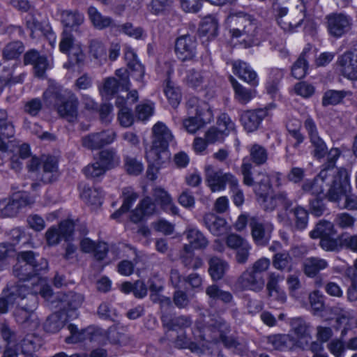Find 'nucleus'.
Instances as JSON below:
<instances>
[{
    "mask_svg": "<svg viewBox=\"0 0 357 357\" xmlns=\"http://www.w3.org/2000/svg\"><path fill=\"white\" fill-rule=\"evenodd\" d=\"M24 51V47L21 41L16 40L7 44L3 50V59L7 61L17 58Z\"/></svg>",
    "mask_w": 357,
    "mask_h": 357,
    "instance_id": "nucleus-50",
    "label": "nucleus"
},
{
    "mask_svg": "<svg viewBox=\"0 0 357 357\" xmlns=\"http://www.w3.org/2000/svg\"><path fill=\"white\" fill-rule=\"evenodd\" d=\"M267 342L278 350L289 349L293 345V341L289 335L285 334L272 335L267 337Z\"/></svg>",
    "mask_w": 357,
    "mask_h": 357,
    "instance_id": "nucleus-51",
    "label": "nucleus"
},
{
    "mask_svg": "<svg viewBox=\"0 0 357 357\" xmlns=\"http://www.w3.org/2000/svg\"><path fill=\"white\" fill-rule=\"evenodd\" d=\"M114 29L137 40L142 38L144 33V31L142 27H135L130 22H126L123 24H116V26Z\"/></svg>",
    "mask_w": 357,
    "mask_h": 357,
    "instance_id": "nucleus-53",
    "label": "nucleus"
},
{
    "mask_svg": "<svg viewBox=\"0 0 357 357\" xmlns=\"http://www.w3.org/2000/svg\"><path fill=\"white\" fill-rule=\"evenodd\" d=\"M59 176L58 161L54 156L47 157L43 162L41 181L45 183L56 181Z\"/></svg>",
    "mask_w": 357,
    "mask_h": 357,
    "instance_id": "nucleus-30",
    "label": "nucleus"
},
{
    "mask_svg": "<svg viewBox=\"0 0 357 357\" xmlns=\"http://www.w3.org/2000/svg\"><path fill=\"white\" fill-rule=\"evenodd\" d=\"M114 77H109L104 80L103 86L100 89V93L106 98H111L119 91H128L130 86L129 73L127 69L119 68L115 72Z\"/></svg>",
    "mask_w": 357,
    "mask_h": 357,
    "instance_id": "nucleus-10",
    "label": "nucleus"
},
{
    "mask_svg": "<svg viewBox=\"0 0 357 357\" xmlns=\"http://www.w3.org/2000/svg\"><path fill=\"white\" fill-rule=\"evenodd\" d=\"M199 35L207 37V40L215 38L218 33V20L212 16H208L204 19L199 28Z\"/></svg>",
    "mask_w": 357,
    "mask_h": 357,
    "instance_id": "nucleus-38",
    "label": "nucleus"
},
{
    "mask_svg": "<svg viewBox=\"0 0 357 357\" xmlns=\"http://www.w3.org/2000/svg\"><path fill=\"white\" fill-rule=\"evenodd\" d=\"M186 237L189 244L184 245V250L202 249L206 248L208 245V241L206 237L200 231L196 229H188L186 231Z\"/></svg>",
    "mask_w": 357,
    "mask_h": 357,
    "instance_id": "nucleus-34",
    "label": "nucleus"
},
{
    "mask_svg": "<svg viewBox=\"0 0 357 357\" xmlns=\"http://www.w3.org/2000/svg\"><path fill=\"white\" fill-rule=\"evenodd\" d=\"M66 317V313L61 312L50 314L43 324L44 330L50 333L59 332L64 326Z\"/></svg>",
    "mask_w": 357,
    "mask_h": 357,
    "instance_id": "nucleus-35",
    "label": "nucleus"
},
{
    "mask_svg": "<svg viewBox=\"0 0 357 357\" xmlns=\"http://www.w3.org/2000/svg\"><path fill=\"white\" fill-rule=\"evenodd\" d=\"M107 171L114 169L119 165L121 160L117 151L114 148L101 150L96 158Z\"/></svg>",
    "mask_w": 357,
    "mask_h": 357,
    "instance_id": "nucleus-31",
    "label": "nucleus"
},
{
    "mask_svg": "<svg viewBox=\"0 0 357 357\" xmlns=\"http://www.w3.org/2000/svg\"><path fill=\"white\" fill-rule=\"evenodd\" d=\"M249 227L253 241L258 246H266L268 244L272 232L273 225L257 216L250 217Z\"/></svg>",
    "mask_w": 357,
    "mask_h": 357,
    "instance_id": "nucleus-9",
    "label": "nucleus"
},
{
    "mask_svg": "<svg viewBox=\"0 0 357 357\" xmlns=\"http://www.w3.org/2000/svg\"><path fill=\"white\" fill-rule=\"evenodd\" d=\"M153 139L151 149L146 152L149 165L147 176L153 181L162 165L169 160L170 154L167 150L173 135L168 128L162 122H158L152 128Z\"/></svg>",
    "mask_w": 357,
    "mask_h": 357,
    "instance_id": "nucleus-2",
    "label": "nucleus"
},
{
    "mask_svg": "<svg viewBox=\"0 0 357 357\" xmlns=\"http://www.w3.org/2000/svg\"><path fill=\"white\" fill-rule=\"evenodd\" d=\"M79 100L76 95L69 91L63 101L57 107L58 114L70 123L77 121L78 116Z\"/></svg>",
    "mask_w": 357,
    "mask_h": 357,
    "instance_id": "nucleus-19",
    "label": "nucleus"
},
{
    "mask_svg": "<svg viewBox=\"0 0 357 357\" xmlns=\"http://www.w3.org/2000/svg\"><path fill=\"white\" fill-rule=\"evenodd\" d=\"M204 222L206 227L214 236H221L227 231L226 220L214 213L206 214L204 217Z\"/></svg>",
    "mask_w": 357,
    "mask_h": 357,
    "instance_id": "nucleus-28",
    "label": "nucleus"
},
{
    "mask_svg": "<svg viewBox=\"0 0 357 357\" xmlns=\"http://www.w3.org/2000/svg\"><path fill=\"white\" fill-rule=\"evenodd\" d=\"M153 195L155 201L160 205L162 210L173 215L178 213V208L174 204L170 195L164 189L155 188L153 190Z\"/></svg>",
    "mask_w": 357,
    "mask_h": 357,
    "instance_id": "nucleus-32",
    "label": "nucleus"
},
{
    "mask_svg": "<svg viewBox=\"0 0 357 357\" xmlns=\"http://www.w3.org/2000/svg\"><path fill=\"white\" fill-rule=\"evenodd\" d=\"M208 265V273L213 281L221 280L228 268L227 263L217 257H211Z\"/></svg>",
    "mask_w": 357,
    "mask_h": 357,
    "instance_id": "nucleus-39",
    "label": "nucleus"
},
{
    "mask_svg": "<svg viewBox=\"0 0 357 357\" xmlns=\"http://www.w3.org/2000/svg\"><path fill=\"white\" fill-rule=\"evenodd\" d=\"M87 14L91 23L98 30H103L107 28L114 29L116 26V23L112 17L103 15L94 6H91L88 8Z\"/></svg>",
    "mask_w": 357,
    "mask_h": 357,
    "instance_id": "nucleus-25",
    "label": "nucleus"
},
{
    "mask_svg": "<svg viewBox=\"0 0 357 357\" xmlns=\"http://www.w3.org/2000/svg\"><path fill=\"white\" fill-rule=\"evenodd\" d=\"M124 57L129 76H132L136 81L143 84L145 68L137 59L136 53L132 50L128 49L126 51Z\"/></svg>",
    "mask_w": 357,
    "mask_h": 357,
    "instance_id": "nucleus-23",
    "label": "nucleus"
},
{
    "mask_svg": "<svg viewBox=\"0 0 357 357\" xmlns=\"http://www.w3.org/2000/svg\"><path fill=\"white\" fill-rule=\"evenodd\" d=\"M83 195L93 205H101L104 192L100 188H89L84 190Z\"/></svg>",
    "mask_w": 357,
    "mask_h": 357,
    "instance_id": "nucleus-62",
    "label": "nucleus"
},
{
    "mask_svg": "<svg viewBox=\"0 0 357 357\" xmlns=\"http://www.w3.org/2000/svg\"><path fill=\"white\" fill-rule=\"evenodd\" d=\"M38 298L36 295L31 293L29 287V291L24 300H18L17 307L13 312L15 321L22 325L24 328L30 327L33 323V312L37 307Z\"/></svg>",
    "mask_w": 357,
    "mask_h": 357,
    "instance_id": "nucleus-7",
    "label": "nucleus"
},
{
    "mask_svg": "<svg viewBox=\"0 0 357 357\" xmlns=\"http://www.w3.org/2000/svg\"><path fill=\"white\" fill-rule=\"evenodd\" d=\"M116 134L112 130H102L89 134L82 139V146L89 150H97L112 144L116 139Z\"/></svg>",
    "mask_w": 357,
    "mask_h": 357,
    "instance_id": "nucleus-17",
    "label": "nucleus"
},
{
    "mask_svg": "<svg viewBox=\"0 0 357 357\" xmlns=\"http://www.w3.org/2000/svg\"><path fill=\"white\" fill-rule=\"evenodd\" d=\"M28 291L29 287L21 282L13 285H8L0 296V313H7L10 306L17 303L18 300H24Z\"/></svg>",
    "mask_w": 357,
    "mask_h": 357,
    "instance_id": "nucleus-11",
    "label": "nucleus"
},
{
    "mask_svg": "<svg viewBox=\"0 0 357 357\" xmlns=\"http://www.w3.org/2000/svg\"><path fill=\"white\" fill-rule=\"evenodd\" d=\"M69 91H63L59 87L51 86L44 91L43 98L47 107H53L56 110Z\"/></svg>",
    "mask_w": 357,
    "mask_h": 357,
    "instance_id": "nucleus-29",
    "label": "nucleus"
},
{
    "mask_svg": "<svg viewBox=\"0 0 357 357\" xmlns=\"http://www.w3.org/2000/svg\"><path fill=\"white\" fill-rule=\"evenodd\" d=\"M197 42L195 36L190 34L181 36L175 41L174 52L181 61H194L197 57Z\"/></svg>",
    "mask_w": 357,
    "mask_h": 357,
    "instance_id": "nucleus-14",
    "label": "nucleus"
},
{
    "mask_svg": "<svg viewBox=\"0 0 357 357\" xmlns=\"http://www.w3.org/2000/svg\"><path fill=\"white\" fill-rule=\"evenodd\" d=\"M121 289L125 294L132 292L137 298H142L147 294V287L142 280H137L134 283L125 282L122 283Z\"/></svg>",
    "mask_w": 357,
    "mask_h": 357,
    "instance_id": "nucleus-44",
    "label": "nucleus"
},
{
    "mask_svg": "<svg viewBox=\"0 0 357 357\" xmlns=\"http://www.w3.org/2000/svg\"><path fill=\"white\" fill-rule=\"evenodd\" d=\"M319 245L326 251H339L342 249L341 238H335V236L320 239Z\"/></svg>",
    "mask_w": 357,
    "mask_h": 357,
    "instance_id": "nucleus-59",
    "label": "nucleus"
},
{
    "mask_svg": "<svg viewBox=\"0 0 357 357\" xmlns=\"http://www.w3.org/2000/svg\"><path fill=\"white\" fill-rule=\"evenodd\" d=\"M125 168L130 175H139L143 171L142 163L135 158L126 156L125 158Z\"/></svg>",
    "mask_w": 357,
    "mask_h": 357,
    "instance_id": "nucleus-61",
    "label": "nucleus"
},
{
    "mask_svg": "<svg viewBox=\"0 0 357 357\" xmlns=\"http://www.w3.org/2000/svg\"><path fill=\"white\" fill-rule=\"evenodd\" d=\"M266 114L264 109L245 111L241 115V123L247 132H254L259 128Z\"/></svg>",
    "mask_w": 357,
    "mask_h": 357,
    "instance_id": "nucleus-24",
    "label": "nucleus"
},
{
    "mask_svg": "<svg viewBox=\"0 0 357 357\" xmlns=\"http://www.w3.org/2000/svg\"><path fill=\"white\" fill-rule=\"evenodd\" d=\"M61 22L66 27L65 29H76L84 21V15L78 10H63L61 15Z\"/></svg>",
    "mask_w": 357,
    "mask_h": 357,
    "instance_id": "nucleus-37",
    "label": "nucleus"
},
{
    "mask_svg": "<svg viewBox=\"0 0 357 357\" xmlns=\"http://www.w3.org/2000/svg\"><path fill=\"white\" fill-rule=\"evenodd\" d=\"M89 54L93 58L99 60L106 59V48L101 40L98 39H91L89 41Z\"/></svg>",
    "mask_w": 357,
    "mask_h": 357,
    "instance_id": "nucleus-55",
    "label": "nucleus"
},
{
    "mask_svg": "<svg viewBox=\"0 0 357 357\" xmlns=\"http://www.w3.org/2000/svg\"><path fill=\"white\" fill-rule=\"evenodd\" d=\"M310 51V48H305L298 59L293 64L291 67V75L296 79H301L305 76L308 68L307 54Z\"/></svg>",
    "mask_w": 357,
    "mask_h": 357,
    "instance_id": "nucleus-40",
    "label": "nucleus"
},
{
    "mask_svg": "<svg viewBox=\"0 0 357 357\" xmlns=\"http://www.w3.org/2000/svg\"><path fill=\"white\" fill-rule=\"evenodd\" d=\"M233 70L234 74L252 85L255 86L257 84L256 73L245 62L234 61Z\"/></svg>",
    "mask_w": 357,
    "mask_h": 357,
    "instance_id": "nucleus-33",
    "label": "nucleus"
},
{
    "mask_svg": "<svg viewBox=\"0 0 357 357\" xmlns=\"http://www.w3.org/2000/svg\"><path fill=\"white\" fill-rule=\"evenodd\" d=\"M328 264L324 259L310 257L304 262V272L310 277L315 276L321 270L326 268Z\"/></svg>",
    "mask_w": 357,
    "mask_h": 357,
    "instance_id": "nucleus-49",
    "label": "nucleus"
},
{
    "mask_svg": "<svg viewBox=\"0 0 357 357\" xmlns=\"http://www.w3.org/2000/svg\"><path fill=\"white\" fill-rule=\"evenodd\" d=\"M260 188L255 190L257 196V201L267 211H273L278 205L282 206V211L289 210V208L293 205V202L290 199L285 192H280L273 196L268 197V192L271 188L268 178L262 179L258 183Z\"/></svg>",
    "mask_w": 357,
    "mask_h": 357,
    "instance_id": "nucleus-4",
    "label": "nucleus"
},
{
    "mask_svg": "<svg viewBox=\"0 0 357 357\" xmlns=\"http://www.w3.org/2000/svg\"><path fill=\"white\" fill-rule=\"evenodd\" d=\"M14 65L10 66L6 61L0 63V79L8 85H13L23 82L24 74H20L18 76H13Z\"/></svg>",
    "mask_w": 357,
    "mask_h": 357,
    "instance_id": "nucleus-42",
    "label": "nucleus"
},
{
    "mask_svg": "<svg viewBox=\"0 0 357 357\" xmlns=\"http://www.w3.org/2000/svg\"><path fill=\"white\" fill-rule=\"evenodd\" d=\"M299 1V4L290 8L281 6L275 8V17L277 23L285 32H296L305 21L306 6L303 0Z\"/></svg>",
    "mask_w": 357,
    "mask_h": 357,
    "instance_id": "nucleus-3",
    "label": "nucleus"
},
{
    "mask_svg": "<svg viewBox=\"0 0 357 357\" xmlns=\"http://www.w3.org/2000/svg\"><path fill=\"white\" fill-rule=\"evenodd\" d=\"M74 229V222L70 220H67L60 223L58 231L62 238L69 241L73 234Z\"/></svg>",
    "mask_w": 357,
    "mask_h": 357,
    "instance_id": "nucleus-64",
    "label": "nucleus"
},
{
    "mask_svg": "<svg viewBox=\"0 0 357 357\" xmlns=\"http://www.w3.org/2000/svg\"><path fill=\"white\" fill-rule=\"evenodd\" d=\"M340 155L338 149H331L328 158L322 165L319 173L312 180L305 181L302 190L313 195L323 194L328 201L337 202L349 185L348 171L344 167L335 168Z\"/></svg>",
    "mask_w": 357,
    "mask_h": 357,
    "instance_id": "nucleus-1",
    "label": "nucleus"
},
{
    "mask_svg": "<svg viewBox=\"0 0 357 357\" xmlns=\"http://www.w3.org/2000/svg\"><path fill=\"white\" fill-rule=\"evenodd\" d=\"M335 235L336 231L334 229L333 224L326 220L319 221L310 233V236L312 238H319L320 239Z\"/></svg>",
    "mask_w": 357,
    "mask_h": 357,
    "instance_id": "nucleus-41",
    "label": "nucleus"
},
{
    "mask_svg": "<svg viewBox=\"0 0 357 357\" xmlns=\"http://www.w3.org/2000/svg\"><path fill=\"white\" fill-rule=\"evenodd\" d=\"M250 153V160L257 166L264 165L268 160L267 149L259 144H252L248 149Z\"/></svg>",
    "mask_w": 357,
    "mask_h": 357,
    "instance_id": "nucleus-43",
    "label": "nucleus"
},
{
    "mask_svg": "<svg viewBox=\"0 0 357 357\" xmlns=\"http://www.w3.org/2000/svg\"><path fill=\"white\" fill-rule=\"evenodd\" d=\"M107 339L113 344L123 345L128 343V338L126 334L116 327H110L107 333Z\"/></svg>",
    "mask_w": 357,
    "mask_h": 357,
    "instance_id": "nucleus-58",
    "label": "nucleus"
},
{
    "mask_svg": "<svg viewBox=\"0 0 357 357\" xmlns=\"http://www.w3.org/2000/svg\"><path fill=\"white\" fill-rule=\"evenodd\" d=\"M164 93L169 104L174 108L177 107L181 100V93L178 86L169 79L165 81Z\"/></svg>",
    "mask_w": 357,
    "mask_h": 357,
    "instance_id": "nucleus-46",
    "label": "nucleus"
},
{
    "mask_svg": "<svg viewBox=\"0 0 357 357\" xmlns=\"http://www.w3.org/2000/svg\"><path fill=\"white\" fill-rule=\"evenodd\" d=\"M42 260H46L44 258L40 257L39 255L33 251H22L17 254V261L21 264H27L32 266L34 264H39Z\"/></svg>",
    "mask_w": 357,
    "mask_h": 357,
    "instance_id": "nucleus-57",
    "label": "nucleus"
},
{
    "mask_svg": "<svg viewBox=\"0 0 357 357\" xmlns=\"http://www.w3.org/2000/svg\"><path fill=\"white\" fill-rule=\"evenodd\" d=\"M206 179L211 190L215 192L223 190L225 185L229 184L231 189H236L238 180L230 173H223L221 170L215 171L211 166L206 167Z\"/></svg>",
    "mask_w": 357,
    "mask_h": 357,
    "instance_id": "nucleus-13",
    "label": "nucleus"
},
{
    "mask_svg": "<svg viewBox=\"0 0 357 357\" xmlns=\"http://www.w3.org/2000/svg\"><path fill=\"white\" fill-rule=\"evenodd\" d=\"M277 220L284 227L289 229L292 232L302 231L308 225V211L300 205L289 208V210L279 211Z\"/></svg>",
    "mask_w": 357,
    "mask_h": 357,
    "instance_id": "nucleus-5",
    "label": "nucleus"
},
{
    "mask_svg": "<svg viewBox=\"0 0 357 357\" xmlns=\"http://www.w3.org/2000/svg\"><path fill=\"white\" fill-rule=\"evenodd\" d=\"M337 63L344 77L357 81V52H344L338 57Z\"/></svg>",
    "mask_w": 357,
    "mask_h": 357,
    "instance_id": "nucleus-21",
    "label": "nucleus"
},
{
    "mask_svg": "<svg viewBox=\"0 0 357 357\" xmlns=\"http://www.w3.org/2000/svg\"><path fill=\"white\" fill-rule=\"evenodd\" d=\"M234 26L231 31L234 37H240L246 35L248 37H254L257 33V21L252 16L243 13L231 17Z\"/></svg>",
    "mask_w": 357,
    "mask_h": 357,
    "instance_id": "nucleus-12",
    "label": "nucleus"
},
{
    "mask_svg": "<svg viewBox=\"0 0 357 357\" xmlns=\"http://www.w3.org/2000/svg\"><path fill=\"white\" fill-rule=\"evenodd\" d=\"M229 81L235 92V98L241 104L248 103L254 96L255 91L241 85L232 76L229 77Z\"/></svg>",
    "mask_w": 357,
    "mask_h": 357,
    "instance_id": "nucleus-45",
    "label": "nucleus"
},
{
    "mask_svg": "<svg viewBox=\"0 0 357 357\" xmlns=\"http://www.w3.org/2000/svg\"><path fill=\"white\" fill-rule=\"evenodd\" d=\"M84 301L82 294L69 292L63 296V307L66 310H76L81 306Z\"/></svg>",
    "mask_w": 357,
    "mask_h": 357,
    "instance_id": "nucleus-52",
    "label": "nucleus"
},
{
    "mask_svg": "<svg viewBox=\"0 0 357 357\" xmlns=\"http://www.w3.org/2000/svg\"><path fill=\"white\" fill-rule=\"evenodd\" d=\"M15 135V128L11 120L8 119L6 110L0 109V151H6V139Z\"/></svg>",
    "mask_w": 357,
    "mask_h": 357,
    "instance_id": "nucleus-26",
    "label": "nucleus"
},
{
    "mask_svg": "<svg viewBox=\"0 0 357 357\" xmlns=\"http://www.w3.org/2000/svg\"><path fill=\"white\" fill-rule=\"evenodd\" d=\"M206 294L210 299L211 305L217 301H221L225 304H229L233 301V296L229 291L221 289L216 284L208 286L206 289Z\"/></svg>",
    "mask_w": 357,
    "mask_h": 357,
    "instance_id": "nucleus-36",
    "label": "nucleus"
},
{
    "mask_svg": "<svg viewBox=\"0 0 357 357\" xmlns=\"http://www.w3.org/2000/svg\"><path fill=\"white\" fill-rule=\"evenodd\" d=\"M98 317L104 320L114 321L117 315L114 310H112L107 303H102L98 308Z\"/></svg>",
    "mask_w": 357,
    "mask_h": 357,
    "instance_id": "nucleus-63",
    "label": "nucleus"
},
{
    "mask_svg": "<svg viewBox=\"0 0 357 357\" xmlns=\"http://www.w3.org/2000/svg\"><path fill=\"white\" fill-rule=\"evenodd\" d=\"M85 176L91 179H98L107 172L106 169L96 159V161L83 169Z\"/></svg>",
    "mask_w": 357,
    "mask_h": 357,
    "instance_id": "nucleus-54",
    "label": "nucleus"
},
{
    "mask_svg": "<svg viewBox=\"0 0 357 357\" xmlns=\"http://www.w3.org/2000/svg\"><path fill=\"white\" fill-rule=\"evenodd\" d=\"M184 81L189 87L197 89L202 86L204 77L201 72L191 68L187 71Z\"/></svg>",
    "mask_w": 357,
    "mask_h": 357,
    "instance_id": "nucleus-56",
    "label": "nucleus"
},
{
    "mask_svg": "<svg viewBox=\"0 0 357 357\" xmlns=\"http://www.w3.org/2000/svg\"><path fill=\"white\" fill-rule=\"evenodd\" d=\"M155 211V204L150 197H144L132 211L130 220L134 223L139 222L144 217L152 215Z\"/></svg>",
    "mask_w": 357,
    "mask_h": 357,
    "instance_id": "nucleus-27",
    "label": "nucleus"
},
{
    "mask_svg": "<svg viewBox=\"0 0 357 357\" xmlns=\"http://www.w3.org/2000/svg\"><path fill=\"white\" fill-rule=\"evenodd\" d=\"M327 28L331 36L340 38L348 33L352 26V18L346 14L332 13L326 17Z\"/></svg>",
    "mask_w": 357,
    "mask_h": 357,
    "instance_id": "nucleus-16",
    "label": "nucleus"
},
{
    "mask_svg": "<svg viewBox=\"0 0 357 357\" xmlns=\"http://www.w3.org/2000/svg\"><path fill=\"white\" fill-rule=\"evenodd\" d=\"M68 329L70 335L66 338V342L68 344L77 343L88 340L89 342H96L97 344H103L105 340V332L102 328L89 326L86 328L79 330L76 325L69 324Z\"/></svg>",
    "mask_w": 357,
    "mask_h": 357,
    "instance_id": "nucleus-8",
    "label": "nucleus"
},
{
    "mask_svg": "<svg viewBox=\"0 0 357 357\" xmlns=\"http://www.w3.org/2000/svg\"><path fill=\"white\" fill-rule=\"evenodd\" d=\"M304 127L307 132L310 142L312 144V153L317 159L323 158L326 154L329 155L327 146L319 135L317 125L314 120L308 117L304 121ZM328 156L327 157V159Z\"/></svg>",
    "mask_w": 357,
    "mask_h": 357,
    "instance_id": "nucleus-15",
    "label": "nucleus"
},
{
    "mask_svg": "<svg viewBox=\"0 0 357 357\" xmlns=\"http://www.w3.org/2000/svg\"><path fill=\"white\" fill-rule=\"evenodd\" d=\"M24 63L33 66V72L36 77H43L48 67V61L45 55H41L36 50H30L24 55Z\"/></svg>",
    "mask_w": 357,
    "mask_h": 357,
    "instance_id": "nucleus-22",
    "label": "nucleus"
},
{
    "mask_svg": "<svg viewBox=\"0 0 357 357\" xmlns=\"http://www.w3.org/2000/svg\"><path fill=\"white\" fill-rule=\"evenodd\" d=\"M352 93L349 91L344 90H328L326 91L322 98V105L323 106L328 105H335L340 102L346 97L351 96Z\"/></svg>",
    "mask_w": 357,
    "mask_h": 357,
    "instance_id": "nucleus-47",
    "label": "nucleus"
},
{
    "mask_svg": "<svg viewBox=\"0 0 357 357\" xmlns=\"http://www.w3.org/2000/svg\"><path fill=\"white\" fill-rule=\"evenodd\" d=\"M351 189L350 183L349 182L348 187L345 189L344 195H341L337 202H333L337 204L340 209H347L349 211L357 210V196L350 194Z\"/></svg>",
    "mask_w": 357,
    "mask_h": 357,
    "instance_id": "nucleus-48",
    "label": "nucleus"
},
{
    "mask_svg": "<svg viewBox=\"0 0 357 357\" xmlns=\"http://www.w3.org/2000/svg\"><path fill=\"white\" fill-rule=\"evenodd\" d=\"M265 284L263 275L253 272L250 268L244 271L238 278L236 286L240 290H250L255 292L261 291Z\"/></svg>",
    "mask_w": 357,
    "mask_h": 357,
    "instance_id": "nucleus-18",
    "label": "nucleus"
},
{
    "mask_svg": "<svg viewBox=\"0 0 357 357\" xmlns=\"http://www.w3.org/2000/svg\"><path fill=\"white\" fill-rule=\"evenodd\" d=\"M47 267V260H42L40 263L34 264L33 266L17 261L13 266V274L20 281H27L38 275L42 271H45Z\"/></svg>",
    "mask_w": 357,
    "mask_h": 357,
    "instance_id": "nucleus-20",
    "label": "nucleus"
},
{
    "mask_svg": "<svg viewBox=\"0 0 357 357\" xmlns=\"http://www.w3.org/2000/svg\"><path fill=\"white\" fill-rule=\"evenodd\" d=\"M59 50L63 53H68V61L64 64L65 68H69L75 66L79 67L84 63L85 54L81 45L74 43V37L71 30L64 29L63 31Z\"/></svg>",
    "mask_w": 357,
    "mask_h": 357,
    "instance_id": "nucleus-6",
    "label": "nucleus"
},
{
    "mask_svg": "<svg viewBox=\"0 0 357 357\" xmlns=\"http://www.w3.org/2000/svg\"><path fill=\"white\" fill-rule=\"evenodd\" d=\"M291 326L298 337H305L308 335L309 326L301 317H296L291 319Z\"/></svg>",
    "mask_w": 357,
    "mask_h": 357,
    "instance_id": "nucleus-60",
    "label": "nucleus"
}]
</instances>
